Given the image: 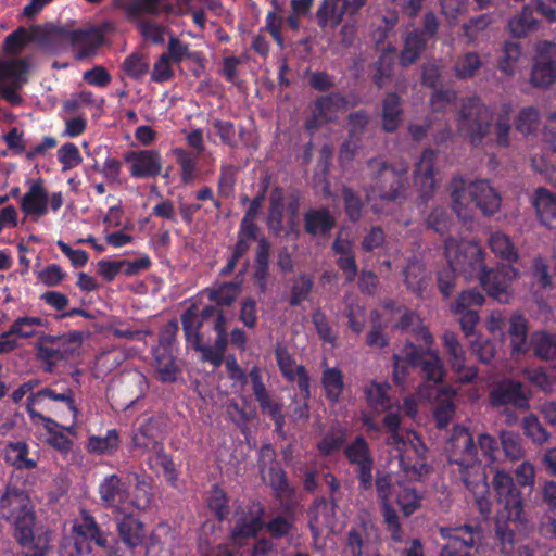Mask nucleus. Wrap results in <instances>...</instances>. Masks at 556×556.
<instances>
[{
  "label": "nucleus",
  "instance_id": "1",
  "mask_svg": "<svg viewBox=\"0 0 556 556\" xmlns=\"http://www.w3.org/2000/svg\"><path fill=\"white\" fill-rule=\"evenodd\" d=\"M444 252L450 269L439 273L438 287L445 298L452 293L455 274H458L465 279L478 277L491 298L500 303L508 302L509 286L517 276V270L511 265H504L497 270L486 269L483 262V250L477 242L457 240L453 237H448L444 241Z\"/></svg>",
  "mask_w": 556,
  "mask_h": 556
},
{
  "label": "nucleus",
  "instance_id": "2",
  "mask_svg": "<svg viewBox=\"0 0 556 556\" xmlns=\"http://www.w3.org/2000/svg\"><path fill=\"white\" fill-rule=\"evenodd\" d=\"M389 389L386 382L371 381L364 389L367 404L376 413L387 412L382 422L388 432L386 445L390 447V464H396L407 479L421 480L430 471L427 446L415 432L400 428V408L391 404Z\"/></svg>",
  "mask_w": 556,
  "mask_h": 556
},
{
  "label": "nucleus",
  "instance_id": "3",
  "mask_svg": "<svg viewBox=\"0 0 556 556\" xmlns=\"http://www.w3.org/2000/svg\"><path fill=\"white\" fill-rule=\"evenodd\" d=\"M382 316L384 328L390 327L403 332L412 331L416 339L422 341L428 348L424 351L413 343H406L400 353L394 354V382L404 383L409 370L419 368L429 382L439 383L444 376V368L438 353L429 350L433 343V337L422 325L419 316L414 311L405 306H396L394 303L384 306Z\"/></svg>",
  "mask_w": 556,
  "mask_h": 556
},
{
  "label": "nucleus",
  "instance_id": "4",
  "mask_svg": "<svg viewBox=\"0 0 556 556\" xmlns=\"http://www.w3.org/2000/svg\"><path fill=\"white\" fill-rule=\"evenodd\" d=\"M445 452L453 475L473 494L478 509L486 518L491 513L486 472L477 457V447L467 428L454 427L445 444Z\"/></svg>",
  "mask_w": 556,
  "mask_h": 556
},
{
  "label": "nucleus",
  "instance_id": "5",
  "mask_svg": "<svg viewBox=\"0 0 556 556\" xmlns=\"http://www.w3.org/2000/svg\"><path fill=\"white\" fill-rule=\"evenodd\" d=\"M492 483L497 495V502L503 505L504 509L495 521V538L502 554L511 555L515 553L517 545L529 541L528 534L531 525L523 516L522 498L511 476L497 470Z\"/></svg>",
  "mask_w": 556,
  "mask_h": 556
},
{
  "label": "nucleus",
  "instance_id": "6",
  "mask_svg": "<svg viewBox=\"0 0 556 556\" xmlns=\"http://www.w3.org/2000/svg\"><path fill=\"white\" fill-rule=\"evenodd\" d=\"M450 191L453 211L464 222L471 218L472 205L484 215H493L501 207L500 193L485 179L467 181L462 177H454Z\"/></svg>",
  "mask_w": 556,
  "mask_h": 556
},
{
  "label": "nucleus",
  "instance_id": "7",
  "mask_svg": "<svg viewBox=\"0 0 556 556\" xmlns=\"http://www.w3.org/2000/svg\"><path fill=\"white\" fill-rule=\"evenodd\" d=\"M0 515L14 528V536L22 542L30 538L35 527L34 506L28 492L14 483L8 484L0 497Z\"/></svg>",
  "mask_w": 556,
  "mask_h": 556
},
{
  "label": "nucleus",
  "instance_id": "8",
  "mask_svg": "<svg viewBox=\"0 0 556 556\" xmlns=\"http://www.w3.org/2000/svg\"><path fill=\"white\" fill-rule=\"evenodd\" d=\"M368 167L375 175L374 184L367 191L368 201L374 199L396 201L404 197L409 168L406 162L389 166L381 159H372L368 162Z\"/></svg>",
  "mask_w": 556,
  "mask_h": 556
},
{
  "label": "nucleus",
  "instance_id": "9",
  "mask_svg": "<svg viewBox=\"0 0 556 556\" xmlns=\"http://www.w3.org/2000/svg\"><path fill=\"white\" fill-rule=\"evenodd\" d=\"M491 118L490 109L479 98H466L458 114V131L467 137L471 144L479 146L489 134Z\"/></svg>",
  "mask_w": 556,
  "mask_h": 556
},
{
  "label": "nucleus",
  "instance_id": "10",
  "mask_svg": "<svg viewBox=\"0 0 556 556\" xmlns=\"http://www.w3.org/2000/svg\"><path fill=\"white\" fill-rule=\"evenodd\" d=\"M129 484L127 478L124 480L116 473L105 476L98 485L102 505L113 514H127Z\"/></svg>",
  "mask_w": 556,
  "mask_h": 556
},
{
  "label": "nucleus",
  "instance_id": "11",
  "mask_svg": "<svg viewBox=\"0 0 556 556\" xmlns=\"http://www.w3.org/2000/svg\"><path fill=\"white\" fill-rule=\"evenodd\" d=\"M555 81L556 43L552 41H541L536 45L530 83L538 88H548Z\"/></svg>",
  "mask_w": 556,
  "mask_h": 556
},
{
  "label": "nucleus",
  "instance_id": "12",
  "mask_svg": "<svg viewBox=\"0 0 556 556\" xmlns=\"http://www.w3.org/2000/svg\"><path fill=\"white\" fill-rule=\"evenodd\" d=\"M26 72L25 61H0V96L12 105H18L22 102L17 90L27 81Z\"/></svg>",
  "mask_w": 556,
  "mask_h": 556
},
{
  "label": "nucleus",
  "instance_id": "13",
  "mask_svg": "<svg viewBox=\"0 0 556 556\" xmlns=\"http://www.w3.org/2000/svg\"><path fill=\"white\" fill-rule=\"evenodd\" d=\"M263 515L264 509L261 506L237 509L231 520V541L241 546L247 540L255 538L264 528Z\"/></svg>",
  "mask_w": 556,
  "mask_h": 556
},
{
  "label": "nucleus",
  "instance_id": "14",
  "mask_svg": "<svg viewBox=\"0 0 556 556\" xmlns=\"http://www.w3.org/2000/svg\"><path fill=\"white\" fill-rule=\"evenodd\" d=\"M181 324L186 340L190 346L202 353V359L213 367H219L224 359V353L213 346L202 344L200 333V317L197 306L189 307L181 316Z\"/></svg>",
  "mask_w": 556,
  "mask_h": 556
},
{
  "label": "nucleus",
  "instance_id": "15",
  "mask_svg": "<svg viewBox=\"0 0 556 556\" xmlns=\"http://www.w3.org/2000/svg\"><path fill=\"white\" fill-rule=\"evenodd\" d=\"M49 204L53 212H58L63 205L61 192L49 195L41 181H34L21 200L22 211L29 216L41 217L49 211Z\"/></svg>",
  "mask_w": 556,
  "mask_h": 556
},
{
  "label": "nucleus",
  "instance_id": "16",
  "mask_svg": "<svg viewBox=\"0 0 556 556\" xmlns=\"http://www.w3.org/2000/svg\"><path fill=\"white\" fill-rule=\"evenodd\" d=\"M440 534L447 540L440 556H471L470 549L480 539L479 528L469 525L440 528Z\"/></svg>",
  "mask_w": 556,
  "mask_h": 556
},
{
  "label": "nucleus",
  "instance_id": "17",
  "mask_svg": "<svg viewBox=\"0 0 556 556\" xmlns=\"http://www.w3.org/2000/svg\"><path fill=\"white\" fill-rule=\"evenodd\" d=\"M47 402H52L59 407L66 408L74 415L75 419L78 417L79 410L75 405L74 393L72 389L66 386L55 384L43 388L27 397V412L34 420L38 419V415H41L37 413L34 407L36 405H43Z\"/></svg>",
  "mask_w": 556,
  "mask_h": 556
},
{
  "label": "nucleus",
  "instance_id": "18",
  "mask_svg": "<svg viewBox=\"0 0 556 556\" xmlns=\"http://www.w3.org/2000/svg\"><path fill=\"white\" fill-rule=\"evenodd\" d=\"M344 455L354 466L359 481V488L368 490L372 484L374 457L368 443L363 437H357L344 448Z\"/></svg>",
  "mask_w": 556,
  "mask_h": 556
},
{
  "label": "nucleus",
  "instance_id": "19",
  "mask_svg": "<svg viewBox=\"0 0 556 556\" xmlns=\"http://www.w3.org/2000/svg\"><path fill=\"white\" fill-rule=\"evenodd\" d=\"M437 30V16L433 13H427L424 21V28L415 29L406 36L404 48L400 56V63L403 66H408L414 63L425 49L428 40L434 37Z\"/></svg>",
  "mask_w": 556,
  "mask_h": 556
},
{
  "label": "nucleus",
  "instance_id": "20",
  "mask_svg": "<svg viewBox=\"0 0 556 556\" xmlns=\"http://www.w3.org/2000/svg\"><path fill=\"white\" fill-rule=\"evenodd\" d=\"M378 531L370 521H361L350 529L346 536V553L350 556H380L376 543Z\"/></svg>",
  "mask_w": 556,
  "mask_h": 556
},
{
  "label": "nucleus",
  "instance_id": "21",
  "mask_svg": "<svg viewBox=\"0 0 556 556\" xmlns=\"http://www.w3.org/2000/svg\"><path fill=\"white\" fill-rule=\"evenodd\" d=\"M124 161L129 164L130 176L136 179L152 178L162 172V157L156 150L128 151Z\"/></svg>",
  "mask_w": 556,
  "mask_h": 556
},
{
  "label": "nucleus",
  "instance_id": "22",
  "mask_svg": "<svg viewBox=\"0 0 556 556\" xmlns=\"http://www.w3.org/2000/svg\"><path fill=\"white\" fill-rule=\"evenodd\" d=\"M443 344L448 356L450 364L457 376V379L462 382L472 381L478 370L475 366L467 365L465 358V352L457 339V336L452 331L444 332Z\"/></svg>",
  "mask_w": 556,
  "mask_h": 556
},
{
  "label": "nucleus",
  "instance_id": "23",
  "mask_svg": "<svg viewBox=\"0 0 556 556\" xmlns=\"http://www.w3.org/2000/svg\"><path fill=\"white\" fill-rule=\"evenodd\" d=\"M346 100L339 93L318 98L312 109V116L306 122L308 130L314 131L323 124L333 121L338 112L346 106Z\"/></svg>",
  "mask_w": 556,
  "mask_h": 556
},
{
  "label": "nucleus",
  "instance_id": "24",
  "mask_svg": "<svg viewBox=\"0 0 556 556\" xmlns=\"http://www.w3.org/2000/svg\"><path fill=\"white\" fill-rule=\"evenodd\" d=\"M434 160L435 152L432 149H426L415 164L414 181L424 202H427L435 190Z\"/></svg>",
  "mask_w": 556,
  "mask_h": 556
},
{
  "label": "nucleus",
  "instance_id": "25",
  "mask_svg": "<svg viewBox=\"0 0 556 556\" xmlns=\"http://www.w3.org/2000/svg\"><path fill=\"white\" fill-rule=\"evenodd\" d=\"M276 361L283 377L289 381H295L305 397L309 396V377L304 366L296 365L286 346L278 344L276 350Z\"/></svg>",
  "mask_w": 556,
  "mask_h": 556
},
{
  "label": "nucleus",
  "instance_id": "26",
  "mask_svg": "<svg viewBox=\"0 0 556 556\" xmlns=\"http://www.w3.org/2000/svg\"><path fill=\"white\" fill-rule=\"evenodd\" d=\"M491 403L495 406L511 404L519 408L529 406L528 396L520 382L504 380L490 394Z\"/></svg>",
  "mask_w": 556,
  "mask_h": 556
},
{
  "label": "nucleus",
  "instance_id": "27",
  "mask_svg": "<svg viewBox=\"0 0 556 556\" xmlns=\"http://www.w3.org/2000/svg\"><path fill=\"white\" fill-rule=\"evenodd\" d=\"M308 525L315 538L320 535L325 529L332 530L336 526L333 503L325 498L316 500L308 509Z\"/></svg>",
  "mask_w": 556,
  "mask_h": 556
},
{
  "label": "nucleus",
  "instance_id": "28",
  "mask_svg": "<svg viewBox=\"0 0 556 556\" xmlns=\"http://www.w3.org/2000/svg\"><path fill=\"white\" fill-rule=\"evenodd\" d=\"M199 317L200 329L203 327H208L217 333L215 346L213 348L220 351L222 353H225L228 338L225 329L226 317L224 313L214 305H207L199 314Z\"/></svg>",
  "mask_w": 556,
  "mask_h": 556
},
{
  "label": "nucleus",
  "instance_id": "29",
  "mask_svg": "<svg viewBox=\"0 0 556 556\" xmlns=\"http://www.w3.org/2000/svg\"><path fill=\"white\" fill-rule=\"evenodd\" d=\"M336 225V218L327 207L311 208L304 214V226L313 237H327Z\"/></svg>",
  "mask_w": 556,
  "mask_h": 556
},
{
  "label": "nucleus",
  "instance_id": "30",
  "mask_svg": "<svg viewBox=\"0 0 556 556\" xmlns=\"http://www.w3.org/2000/svg\"><path fill=\"white\" fill-rule=\"evenodd\" d=\"M66 338L56 336H41L37 343V355L40 359L52 365L63 359L68 353Z\"/></svg>",
  "mask_w": 556,
  "mask_h": 556
},
{
  "label": "nucleus",
  "instance_id": "31",
  "mask_svg": "<svg viewBox=\"0 0 556 556\" xmlns=\"http://www.w3.org/2000/svg\"><path fill=\"white\" fill-rule=\"evenodd\" d=\"M72 43L76 47V58L84 60L96 53L102 43V36L94 29H76L70 35Z\"/></svg>",
  "mask_w": 556,
  "mask_h": 556
},
{
  "label": "nucleus",
  "instance_id": "32",
  "mask_svg": "<svg viewBox=\"0 0 556 556\" xmlns=\"http://www.w3.org/2000/svg\"><path fill=\"white\" fill-rule=\"evenodd\" d=\"M119 515L122 518H116V525L122 541L129 547L138 546L143 539L141 522L132 516L128 508L127 514Z\"/></svg>",
  "mask_w": 556,
  "mask_h": 556
},
{
  "label": "nucleus",
  "instance_id": "33",
  "mask_svg": "<svg viewBox=\"0 0 556 556\" xmlns=\"http://www.w3.org/2000/svg\"><path fill=\"white\" fill-rule=\"evenodd\" d=\"M127 479L128 482L135 484L134 495L129 496L128 509H147L153 501L151 483L138 472H128Z\"/></svg>",
  "mask_w": 556,
  "mask_h": 556
},
{
  "label": "nucleus",
  "instance_id": "34",
  "mask_svg": "<svg viewBox=\"0 0 556 556\" xmlns=\"http://www.w3.org/2000/svg\"><path fill=\"white\" fill-rule=\"evenodd\" d=\"M74 531L86 541H93L98 546L108 547V535L100 529L97 521L87 511H81L80 518L74 523Z\"/></svg>",
  "mask_w": 556,
  "mask_h": 556
},
{
  "label": "nucleus",
  "instance_id": "35",
  "mask_svg": "<svg viewBox=\"0 0 556 556\" xmlns=\"http://www.w3.org/2000/svg\"><path fill=\"white\" fill-rule=\"evenodd\" d=\"M47 320L39 316H20L10 326L9 330L2 333V339L14 336L18 339H29L38 334V329L45 327Z\"/></svg>",
  "mask_w": 556,
  "mask_h": 556
},
{
  "label": "nucleus",
  "instance_id": "36",
  "mask_svg": "<svg viewBox=\"0 0 556 556\" xmlns=\"http://www.w3.org/2000/svg\"><path fill=\"white\" fill-rule=\"evenodd\" d=\"M540 222L548 227L556 220V193L546 188H538L533 199Z\"/></svg>",
  "mask_w": 556,
  "mask_h": 556
},
{
  "label": "nucleus",
  "instance_id": "37",
  "mask_svg": "<svg viewBox=\"0 0 556 556\" xmlns=\"http://www.w3.org/2000/svg\"><path fill=\"white\" fill-rule=\"evenodd\" d=\"M321 386L330 404H338L344 390L343 374L338 367H326L321 374Z\"/></svg>",
  "mask_w": 556,
  "mask_h": 556
},
{
  "label": "nucleus",
  "instance_id": "38",
  "mask_svg": "<svg viewBox=\"0 0 556 556\" xmlns=\"http://www.w3.org/2000/svg\"><path fill=\"white\" fill-rule=\"evenodd\" d=\"M346 7L348 0H325L317 13L319 25L331 28L338 26L343 15L349 14Z\"/></svg>",
  "mask_w": 556,
  "mask_h": 556
},
{
  "label": "nucleus",
  "instance_id": "39",
  "mask_svg": "<svg viewBox=\"0 0 556 556\" xmlns=\"http://www.w3.org/2000/svg\"><path fill=\"white\" fill-rule=\"evenodd\" d=\"M134 444L146 452H154L156 457L163 453L160 434L153 420L147 421L138 429L134 435Z\"/></svg>",
  "mask_w": 556,
  "mask_h": 556
},
{
  "label": "nucleus",
  "instance_id": "40",
  "mask_svg": "<svg viewBox=\"0 0 556 556\" xmlns=\"http://www.w3.org/2000/svg\"><path fill=\"white\" fill-rule=\"evenodd\" d=\"M263 480L271 486L276 497L281 503H286V505L289 504L293 492L287 482L285 472L279 466L273 465L267 471H264Z\"/></svg>",
  "mask_w": 556,
  "mask_h": 556
},
{
  "label": "nucleus",
  "instance_id": "41",
  "mask_svg": "<svg viewBox=\"0 0 556 556\" xmlns=\"http://www.w3.org/2000/svg\"><path fill=\"white\" fill-rule=\"evenodd\" d=\"M121 443L117 430L110 429L105 435H90L86 448L94 455H111L118 448Z\"/></svg>",
  "mask_w": 556,
  "mask_h": 556
},
{
  "label": "nucleus",
  "instance_id": "42",
  "mask_svg": "<svg viewBox=\"0 0 556 556\" xmlns=\"http://www.w3.org/2000/svg\"><path fill=\"white\" fill-rule=\"evenodd\" d=\"M173 154L180 166L182 182L188 185L194 181L200 175L198 165L199 154H194L182 148H175Z\"/></svg>",
  "mask_w": 556,
  "mask_h": 556
},
{
  "label": "nucleus",
  "instance_id": "43",
  "mask_svg": "<svg viewBox=\"0 0 556 556\" xmlns=\"http://www.w3.org/2000/svg\"><path fill=\"white\" fill-rule=\"evenodd\" d=\"M405 282L414 293L421 295L428 286L424 264L416 257L408 261L404 268Z\"/></svg>",
  "mask_w": 556,
  "mask_h": 556
},
{
  "label": "nucleus",
  "instance_id": "44",
  "mask_svg": "<svg viewBox=\"0 0 556 556\" xmlns=\"http://www.w3.org/2000/svg\"><path fill=\"white\" fill-rule=\"evenodd\" d=\"M508 333L513 352H525L527 350L528 323L522 315L514 314L509 318Z\"/></svg>",
  "mask_w": 556,
  "mask_h": 556
},
{
  "label": "nucleus",
  "instance_id": "45",
  "mask_svg": "<svg viewBox=\"0 0 556 556\" xmlns=\"http://www.w3.org/2000/svg\"><path fill=\"white\" fill-rule=\"evenodd\" d=\"M489 247L495 256L509 263L518 260V252L510 238L502 232L495 231L489 238Z\"/></svg>",
  "mask_w": 556,
  "mask_h": 556
},
{
  "label": "nucleus",
  "instance_id": "46",
  "mask_svg": "<svg viewBox=\"0 0 556 556\" xmlns=\"http://www.w3.org/2000/svg\"><path fill=\"white\" fill-rule=\"evenodd\" d=\"M155 371L162 382H174L177 379L178 368L173 355L165 349L154 351Z\"/></svg>",
  "mask_w": 556,
  "mask_h": 556
},
{
  "label": "nucleus",
  "instance_id": "47",
  "mask_svg": "<svg viewBox=\"0 0 556 556\" xmlns=\"http://www.w3.org/2000/svg\"><path fill=\"white\" fill-rule=\"evenodd\" d=\"M285 201L281 190L276 189L269 198L268 228L276 235L283 230Z\"/></svg>",
  "mask_w": 556,
  "mask_h": 556
},
{
  "label": "nucleus",
  "instance_id": "48",
  "mask_svg": "<svg viewBox=\"0 0 556 556\" xmlns=\"http://www.w3.org/2000/svg\"><path fill=\"white\" fill-rule=\"evenodd\" d=\"M402 121L400 99L395 93H389L383 101L382 127L386 131H394Z\"/></svg>",
  "mask_w": 556,
  "mask_h": 556
},
{
  "label": "nucleus",
  "instance_id": "49",
  "mask_svg": "<svg viewBox=\"0 0 556 556\" xmlns=\"http://www.w3.org/2000/svg\"><path fill=\"white\" fill-rule=\"evenodd\" d=\"M396 501L405 516L414 514L421 505V494L409 484H399Z\"/></svg>",
  "mask_w": 556,
  "mask_h": 556
},
{
  "label": "nucleus",
  "instance_id": "50",
  "mask_svg": "<svg viewBox=\"0 0 556 556\" xmlns=\"http://www.w3.org/2000/svg\"><path fill=\"white\" fill-rule=\"evenodd\" d=\"M394 58L395 49L389 48L381 52L379 60L374 64L372 79L379 88H382L390 78Z\"/></svg>",
  "mask_w": 556,
  "mask_h": 556
},
{
  "label": "nucleus",
  "instance_id": "51",
  "mask_svg": "<svg viewBox=\"0 0 556 556\" xmlns=\"http://www.w3.org/2000/svg\"><path fill=\"white\" fill-rule=\"evenodd\" d=\"M24 548L23 556H47L50 545V533L42 532L35 535L34 528L30 532V538L27 541L16 540Z\"/></svg>",
  "mask_w": 556,
  "mask_h": 556
},
{
  "label": "nucleus",
  "instance_id": "52",
  "mask_svg": "<svg viewBox=\"0 0 556 556\" xmlns=\"http://www.w3.org/2000/svg\"><path fill=\"white\" fill-rule=\"evenodd\" d=\"M28 446L24 442L10 443L5 450V459L18 469H30L36 463L28 458Z\"/></svg>",
  "mask_w": 556,
  "mask_h": 556
},
{
  "label": "nucleus",
  "instance_id": "53",
  "mask_svg": "<svg viewBox=\"0 0 556 556\" xmlns=\"http://www.w3.org/2000/svg\"><path fill=\"white\" fill-rule=\"evenodd\" d=\"M534 354L543 359L556 356V337L544 331L535 332L531 338Z\"/></svg>",
  "mask_w": 556,
  "mask_h": 556
},
{
  "label": "nucleus",
  "instance_id": "54",
  "mask_svg": "<svg viewBox=\"0 0 556 556\" xmlns=\"http://www.w3.org/2000/svg\"><path fill=\"white\" fill-rule=\"evenodd\" d=\"M454 393L441 391L434 407V418L439 428H444L451 421L455 413V405L452 400Z\"/></svg>",
  "mask_w": 556,
  "mask_h": 556
},
{
  "label": "nucleus",
  "instance_id": "55",
  "mask_svg": "<svg viewBox=\"0 0 556 556\" xmlns=\"http://www.w3.org/2000/svg\"><path fill=\"white\" fill-rule=\"evenodd\" d=\"M536 23L533 10L527 5L509 21L508 26L515 37H523L535 28Z\"/></svg>",
  "mask_w": 556,
  "mask_h": 556
},
{
  "label": "nucleus",
  "instance_id": "56",
  "mask_svg": "<svg viewBox=\"0 0 556 556\" xmlns=\"http://www.w3.org/2000/svg\"><path fill=\"white\" fill-rule=\"evenodd\" d=\"M292 514L275 515L269 517L267 522H264V528L274 539H283L292 534L293 522Z\"/></svg>",
  "mask_w": 556,
  "mask_h": 556
},
{
  "label": "nucleus",
  "instance_id": "57",
  "mask_svg": "<svg viewBox=\"0 0 556 556\" xmlns=\"http://www.w3.org/2000/svg\"><path fill=\"white\" fill-rule=\"evenodd\" d=\"M38 419L43 421V426L49 432V443L60 452H68L72 448V440L61 431H56L54 428L60 427L53 419L38 415Z\"/></svg>",
  "mask_w": 556,
  "mask_h": 556
},
{
  "label": "nucleus",
  "instance_id": "58",
  "mask_svg": "<svg viewBox=\"0 0 556 556\" xmlns=\"http://www.w3.org/2000/svg\"><path fill=\"white\" fill-rule=\"evenodd\" d=\"M345 441V432L341 428H332L317 444L320 455L330 456L339 452Z\"/></svg>",
  "mask_w": 556,
  "mask_h": 556
},
{
  "label": "nucleus",
  "instance_id": "59",
  "mask_svg": "<svg viewBox=\"0 0 556 556\" xmlns=\"http://www.w3.org/2000/svg\"><path fill=\"white\" fill-rule=\"evenodd\" d=\"M312 323L314 324L317 336L323 343H328L334 346L338 339L337 332L333 330L326 314L321 309L317 308L313 312Z\"/></svg>",
  "mask_w": 556,
  "mask_h": 556
},
{
  "label": "nucleus",
  "instance_id": "60",
  "mask_svg": "<svg viewBox=\"0 0 556 556\" xmlns=\"http://www.w3.org/2000/svg\"><path fill=\"white\" fill-rule=\"evenodd\" d=\"M481 65L482 62L478 53L467 52L457 60L454 67L455 75L459 79L471 78Z\"/></svg>",
  "mask_w": 556,
  "mask_h": 556
},
{
  "label": "nucleus",
  "instance_id": "61",
  "mask_svg": "<svg viewBox=\"0 0 556 556\" xmlns=\"http://www.w3.org/2000/svg\"><path fill=\"white\" fill-rule=\"evenodd\" d=\"M484 303L483 294L477 289H469L462 292L455 303L452 305L453 313H462L465 311H476Z\"/></svg>",
  "mask_w": 556,
  "mask_h": 556
},
{
  "label": "nucleus",
  "instance_id": "62",
  "mask_svg": "<svg viewBox=\"0 0 556 556\" xmlns=\"http://www.w3.org/2000/svg\"><path fill=\"white\" fill-rule=\"evenodd\" d=\"M240 293V283L236 281L222 283L210 290V300L217 305H230Z\"/></svg>",
  "mask_w": 556,
  "mask_h": 556
},
{
  "label": "nucleus",
  "instance_id": "63",
  "mask_svg": "<svg viewBox=\"0 0 556 556\" xmlns=\"http://www.w3.org/2000/svg\"><path fill=\"white\" fill-rule=\"evenodd\" d=\"M520 46L516 42H506L503 48V55L498 61V68L506 75H514L517 68V62L520 58Z\"/></svg>",
  "mask_w": 556,
  "mask_h": 556
},
{
  "label": "nucleus",
  "instance_id": "64",
  "mask_svg": "<svg viewBox=\"0 0 556 556\" xmlns=\"http://www.w3.org/2000/svg\"><path fill=\"white\" fill-rule=\"evenodd\" d=\"M207 504L216 519L220 522L228 515V498L223 489L214 485L210 492Z\"/></svg>",
  "mask_w": 556,
  "mask_h": 556
}]
</instances>
